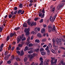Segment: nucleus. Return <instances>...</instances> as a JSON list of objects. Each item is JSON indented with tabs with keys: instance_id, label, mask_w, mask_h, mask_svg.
<instances>
[{
	"instance_id": "obj_12",
	"label": "nucleus",
	"mask_w": 65,
	"mask_h": 65,
	"mask_svg": "<svg viewBox=\"0 0 65 65\" xmlns=\"http://www.w3.org/2000/svg\"><path fill=\"white\" fill-rule=\"evenodd\" d=\"M16 34H15V32H14L13 33H11V34H10V36L11 37H12L13 36H14V35H16Z\"/></svg>"
},
{
	"instance_id": "obj_10",
	"label": "nucleus",
	"mask_w": 65,
	"mask_h": 65,
	"mask_svg": "<svg viewBox=\"0 0 65 65\" xmlns=\"http://www.w3.org/2000/svg\"><path fill=\"white\" fill-rule=\"evenodd\" d=\"M61 64H62V65H65V62H64V61H63V60H61L60 62V63H59L58 65H61Z\"/></svg>"
},
{
	"instance_id": "obj_39",
	"label": "nucleus",
	"mask_w": 65,
	"mask_h": 65,
	"mask_svg": "<svg viewBox=\"0 0 65 65\" xmlns=\"http://www.w3.org/2000/svg\"><path fill=\"white\" fill-rule=\"evenodd\" d=\"M33 44L32 43H30L29 45V47H31V46H33Z\"/></svg>"
},
{
	"instance_id": "obj_55",
	"label": "nucleus",
	"mask_w": 65,
	"mask_h": 65,
	"mask_svg": "<svg viewBox=\"0 0 65 65\" xmlns=\"http://www.w3.org/2000/svg\"><path fill=\"white\" fill-rule=\"evenodd\" d=\"M16 52L18 54H20V51L19 50H17L16 51Z\"/></svg>"
},
{
	"instance_id": "obj_25",
	"label": "nucleus",
	"mask_w": 65,
	"mask_h": 65,
	"mask_svg": "<svg viewBox=\"0 0 65 65\" xmlns=\"http://www.w3.org/2000/svg\"><path fill=\"white\" fill-rule=\"evenodd\" d=\"M48 46L50 48H52V44L51 43H49L48 45Z\"/></svg>"
},
{
	"instance_id": "obj_51",
	"label": "nucleus",
	"mask_w": 65,
	"mask_h": 65,
	"mask_svg": "<svg viewBox=\"0 0 65 65\" xmlns=\"http://www.w3.org/2000/svg\"><path fill=\"white\" fill-rule=\"evenodd\" d=\"M46 41V39H43L42 41V42H44Z\"/></svg>"
},
{
	"instance_id": "obj_8",
	"label": "nucleus",
	"mask_w": 65,
	"mask_h": 65,
	"mask_svg": "<svg viewBox=\"0 0 65 65\" xmlns=\"http://www.w3.org/2000/svg\"><path fill=\"white\" fill-rule=\"evenodd\" d=\"M26 38L25 37L23 38L22 39V42H21V44H22V45H23V44H24L25 43V42H24V41H23L26 40Z\"/></svg>"
},
{
	"instance_id": "obj_63",
	"label": "nucleus",
	"mask_w": 65,
	"mask_h": 65,
	"mask_svg": "<svg viewBox=\"0 0 65 65\" xmlns=\"http://www.w3.org/2000/svg\"><path fill=\"white\" fill-rule=\"evenodd\" d=\"M62 42H65V40L64 39L62 38Z\"/></svg>"
},
{
	"instance_id": "obj_59",
	"label": "nucleus",
	"mask_w": 65,
	"mask_h": 65,
	"mask_svg": "<svg viewBox=\"0 0 65 65\" xmlns=\"http://www.w3.org/2000/svg\"><path fill=\"white\" fill-rule=\"evenodd\" d=\"M35 32L34 31H32L31 32V34H35Z\"/></svg>"
},
{
	"instance_id": "obj_52",
	"label": "nucleus",
	"mask_w": 65,
	"mask_h": 65,
	"mask_svg": "<svg viewBox=\"0 0 65 65\" xmlns=\"http://www.w3.org/2000/svg\"><path fill=\"white\" fill-rule=\"evenodd\" d=\"M11 46L10 45H9V47L8 48V50H9L11 49Z\"/></svg>"
},
{
	"instance_id": "obj_32",
	"label": "nucleus",
	"mask_w": 65,
	"mask_h": 65,
	"mask_svg": "<svg viewBox=\"0 0 65 65\" xmlns=\"http://www.w3.org/2000/svg\"><path fill=\"white\" fill-rule=\"evenodd\" d=\"M62 7H61V6L60 5L59 6H57V8H58V10H60V8H61Z\"/></svg>"
},
{
	"instance_id": "obj_26",
	"label": "nucleus",
	"mask_w": 65,
	"mask_h": 65,
	"mask_svg": "<svg viewBox=\"0 0 65 65\" xmlns=\"http://www.w3.org/2000/svg\"><path fill=\"white\" fill-rule=\"evenodd\" d=\"M20 29V27H17L15 28L14 29V30H15L16 31H17L18 30H19Z\"/></svg>"
},
{
	"instance_id": "obj_46",
	"label": "nucleus",
	"mask_w": 65,
	"mask_h": 65,
	"mask_svg": "<svg viewBox=\"0 0 65 65\" xmlns=\"http://www.w3.org/2000/svg\"><path fill=\"white\" fill-rule=\"evenodd\" d=\"M20 8H22L23 7V5H22V4H20L19 6Z\"/></svg>"
},
{
	"instance_id": "obj_11",
	"label": "nucleus",
	"mask_w": 65,
	"mask_h": 65,
	"mask_svg": "<svg viewBox=\"0 0 65 65\" xmlns=\"http://www.w3.org/2000/svg\"><path fill=\"white\" fill-rule=\"evenodd\" d=\"M32 48H29V49H28V47L27 46H26L25 47V49L24 50V51L25 52L26 51H29L30 50V49H31Z\"/></svg>"
},
{
	"instance_id": "obj_61",
	"label": "nucleus",
	"mask_w": 65,
	"mask_h": 65,
	"mask_svg": "<svg viewBox=\"0 0 65 65\" xmlns=\"http://www.w3.org/2000/svg\"><path fill=\"white\" fill-rule=\"evenodd\" d=\"M55 8L54 7L52 9V11H55Z\"/></svg>"
},
{
	"instance_id": "obj_28",
	"label": "nucleus",
	"mask_w": 65,
	"mask_h": 65,
	"mask_svg": "<svg viewBox=\"0 0 65 65\" xmlns=\"http://www.w3.org/2000/svg\"><path fill=\"white\" fill-rule=\"evenodd\" d=\"M17 40L18 41L17 42L18 43H19V42H20V41H21V40L19 38H17Z\"/></svg>"
},
{
	"instance_id": "obj_9",
	"label": "nucleus",
	"mask_w": 65,
	"mask_h": 65,
	"mask_svg": "<svg viewBox=\"0 0 65 65\" xmlns=\"http://www.w3.org/2000/svg\"><path fill=\"white\" fill-rule=\"evenodd\" d=\"M24 10H23V11H22V10H18V12H17V13H18V14H19L20 13H21V14H23V13H24Z\"/></svg>"
},
{
	"instance_id": "obj_38",
	"label": "nucleus",
	"mask_w": 65,
	"mask_h": 65,
	"mask_svg": "<svg viewBox=\"0 0 65 65\" xmlns=\"http://www.w3.org/2000/svg\"><path fill=\"white\" fill-rule=\"evenodd\" d=\"M18 46L20 47H23V45L21 44H19L18 45Z\"/></svg>"
},
{
	"instance_id": "obj_53",
	"label": "nucleus",
	"mask_w": 65,
	"mask_h": 65,
	"mask_svg": "<svg viewBox=\"0 0 65 65\" xmlns=\"http://www.w3.org/2000/svg\"><path fill=\"white\" fill-rule=\"evenodd\" d=\"M11 54H9V55H8L7 56V59H8L9 57H10V56Z\"/></svg>"
},
{
	"instance_id": "obj_45",
	"label": "nucleus",
	"mask_w": 65,
	"mask_h": 65,
	"mask_svg": "<svg viewBox=\"0 0 65 65\" xmlns=\"http://www.w3.org/2000/svg\"><path fill=\"white\" fill-rule=\"evenodd\" d=\"M42 13L40 12V13H39V17H41V16L42 15Z\"/></svg>"
},
{
	"instance_id": "obj_48",
	"label": "nucleus",
	"mask_w": 65,
	"mask_h": 65,
	"mask_svg": "<svg viewBox=\"0 0 65 65\" xmlns=\"http://www.w3.org/2000/svg\"><path fill=\"white\" fill-rule=\"evenodd\" d=\"M11 58L12 60H13V59H14V56L12 55L11 56Z\"/></svg>"
},
{
	"instance_id": "obj_16",
	"label": "nucleus",
	"mask_w": 65,
	"mask_h": 65,
	"mask_svg": "<svg viewBox=\"0 0 65 65\" xmlns=\"http://www.w3.org/2000/svg\"><path fill=\"white\" fill-rule=\"evenodd\" d=\"M20 56H22L24 55V51L23 50L21 51V52L20 53Z\"/></svg>"
},
{
	"instance_id": "obj_7",
	"label": "nucleus",
	"mask_w": 65,
	"mask_h": 65,
	"mask_svg": "<svg viewBox=\"0 0 65 65\" xmlns=\"http://www.w3.org/2000/svg\"><path fill=\"white\" fill-rule=\"evenodd\" d=\"M56 41V43L57 44H61V39H59L57 40Z\"/></svg>"
},
{
	"instance_id": "obj_47",
	"label": "nucleus",
	"mask_w": 65,
	"mask_h": 65,
	"mask_svg": "<svg viewBox=\"0 0 65 65\" xmlns=\"http://www.w3.org/2000/svg\"><path fill=\"white\" fill-rule=\"evenodd\" d=\"M35 51L36 52H39V49H35Z\"/></svg>"
},
{
	"instance_id": "obj_1",
	"label": "nucleus",
	"mask_w": 65,
	"mask_h": 65,
	"mask_svg": "<svg viewBox=\"0 0 65 65\" xmlns=\"http://www.w3.org/2000/svg\"><path fill=\"white\" fill-rule=\"evenodd\" d=\"M48 32H52L55 31V32H56V27L54 25H53V27L51 25H48Z\"/></svg>"
},
{
	"instance_id": "obj_60",
	"label": "nucleus",
	"mask_w": 65,
	"mask_h": 65,
	"mask_svg": "<svg viewBox=\"0 0 65 65\" xmlns=\"http://www.w3.org/2000/svg\"><path fill=\"white\" fill-rule=\"evenodd\" d=\"M14 9L15 10H17L18 9V8L17 7H14Z\"/></svg>"
},
{
	"instance_id": "obj_21",
	"label": "nucleus",
	"mask_w": 65,
	"mask_h": 65,
	"mask_svg": "<svg viewBox=\"0 0 65 65\" xmlns=\"http://www.w3.org/2000/svg\"><path fill=\"white\" fill-rule=\"evenodd\" d=\"M30 37H28L27 39V40L28 41L27 43L29 44V43H30Z\"/></svg>"
},
{
	"instance_id": "obj_13",
	"label": "nucleus",
	"mask_w": 65,
	"mask_h": 65,
	"mask_svg": "<svg viewBox=\"0 0 65 65\" xmlns=\"http://www.w3.org/2000/svg\"><path fill=\"white\" fill-rule=\"evenodd\" d=\"M36 25V22L34 23V22H32L30 24L31 27H32V26H35Z\"/></svg>"
},
{
	"instance_id": "obj_50",
	"label": "nucleus",
	"mask_w": 65,
	"mask_h": 65,
	"mask_svg": "<svg viewBox=\"0 0 65 65\" xmlns=\"http://www.w3.org/2000/svg\"><path fill=\"white\" fill-rule=\"evenodd\" d=\"M3 31V29L1 27H0V32H2Z\"/></svg>"
},
{
	"instance_id": "obj_6",
	"label": "nucleus",
	"mask_w": 65,
	"mask_h": 65,
	"mask_svg": "<svg viewBox=\"0 0 65 65\" xmlns=\"http://www.w3.org/2000/svg\"><path fill=\"white\" fill-rule=\"evenodd\" d=\"M50 61L49 59H46L44 62V65H48V63Z\"/></svg>"
},
{
	"instance_id": "obj_56",
	"label": "nucleus",
	"mask_w": 65,
	"mask_h": 65,
	"mask_svg": "<svg viewBox=\"0 0 65 65\" xmlns=\"http://www.w3.org/2000/svg\"><path fill=\"white\" fill-rule=\"evenodd\" d=\"M43 21V19H42L41 20V21H40V23H42Z\"/></svg>"
},
{
	"instance_id": "obj_57",
	"label": "nucleus",
	"mask_w": 65,
	"mask_h": 65,
	"mask_svg": "<svg viewBox=\"0 0 65 65\" xmlns=\"http://www.w3.org/2000/svg\"><path fill=\"white\" fill-rule=\"evenodd\" d=\"M52 53H53L54 54H56V52H55V51L54 50H52Z\"/></svg>"
},
{
	"instance_id": "obj_20",
	"label": "nucleus",
	"mask_w": 65,
	"mask_h": 65,
	"mask_svg": "<svg viewBox=\"0 0 65 65\" xmlns=\"http://www.w3.org/2000/svg\"><path fill=\"white\" fill-rule=\"evenodd\" d=\"M37 36L38 37H42V36H41V34L40 33H38L37 34Z\"/></svg>"
},
{
	"instance_id": "obj_27",
	"label": "nucleus",
	"mask_w": 65,
	"mask_h": 65,
	"mask_svg": "<svg viewBox=\"0 0 65 65\" xmlns=\"http://www.w3.org/2000/svg\"><path fill=\"white\" fill-rule=\"evenodd\" d=\"M35 42H37L38 43H39L40 42V41L38 39H36L35 40Z\"/></svg>"
},
{
	"instance_id": "obj_30",
	"label": "nucleus",
	"mask_w": 65,
	"mask_h": 65,
	"mask_svg": "<svg viewBox=\"0 0 65 65\" xmlns=\"http://www.w3.org/2000/svg\"><path fill=\"white\" fill-rule=\"evenodd\" d=\"M10 39V37L9 36H8L7 38L6 41H7Z\"/></svg>"
},
{
	"instance_id": "obj_41",
	"label": "nucleus",
	"mask_w": 65,
	"mask_h": 65,
	"mask_svg": "<svg viewBox=\"0 0 65 65\" xmlns=\"http://www.w3.org/2000/svg\"><path fill=\"white\" fill-rule=\"evenodd\" d=\"M8 52L7 51L5 52L4 53V55H5V56H6V55H7V54H8Z\"/></svg>"
},
{
	"instance_id": "obj_2",
	"label": "nucleus",
	"mask_w": 65,
	"mask_h": 65,
	"mask_svg": "<svg viewBox=\"0 0 65 65\" xmlns=\"http://www.w3.org/2000/svg\"><path fill=\"white\" fill-rule=\"evenodd\" d=\"M36 56V53H34L32 54V55H29L28 56V58H29V60L30 61H32L33 58L34 57H35Z\"/></svg>"
},
{
	"instance_id": "obj_17",
	"label": "nucleus",
	"mask_w": 65,
	"mask_h": 65,
	"mask_svg": "<svg viewBox=\"0 0 65 65\" xmlns=\"http://www.w3.org/2000/svg\"><path fill=\"white\" fill-rule=\"evenodd\" d=\"M41 54L42 56H45L46 55V52L44 51H43V52H42L41 53Z\"/></svg>"
},
{
	"instance_id": "obj_62",
	"label": "nucleus",
	"mask_w": 65,
	"mask_h": 65,
	"mask_svg": "<svg viewBox=\"0 0 65 65\" xmlns=\"http://www.w3.org/2000/svg\"><path fill=\"white\" fill-rule=\"evenodd\" d=\"M38 18H36L34 19V20H35V21H37V20H38Z\"/></svg>"
},
{
	"instance_id": "obj_49",
	"label": "nucleus",
	"mask_w": 65,
	"mask_h": 65,
	"mask_svg": "<svg viewBox=\"0 0 65 65\" xmlns=\"http://www.w3.org/2000/svg\"><path fill=\"white\" fill-rule=\"evenodd\" d=\"M44 17V14H43L42 15V16H41V18H43Z\"/></svg>"
},
{
	"instance_id": "obj_64",
	"label": "nucleus",
	"mask_w": 65,
	"mask_h": 65,
	"mask_svg": "<svg viewBox=\"0 0 65 65\" xmlns=\"http://www.w3.org/2000/svg\"><path fill=\"white\" fill-rule=\"evenodd\" d=\"M35 65V63H34V62H33L31 64V65Z\"/></svg>"
},
{
	"instance_id": "obj_5",
	"label": "nucleus",
	"mask_w": 65,
	"mask_h": 65,
	"mask_svg": "<svg viewBox=\"0 0 65 65\" xmlns=\"http://www.w3.org/2000/svg\"><path fill=\"white\" fill-rule=\"evenodd\" d=\"M40 30V27H36L35 28L34 31L36 33H38V31H39Z\"/></svg>"
},
{
	"instance_id": "obj_36",
	"label": "nucleus",
	"mask_w": 65,
	"mask_h": 65,
	"mask_svg": "<svg viewBox=\"0 0 65 65\" xmlns=\"http://www.w3.org/2000/svg\"><path fill=\"white\" fill-rule=\"evenodd\" d=\"M27 23L28 25H31V22H30V21H28L27 22Z\"/></svg>"
},
{
	"instance_id": "obj_40",
	"label": "nucleus",
	"mask_w": 65,
	"mask_h": 65,
	"mask_svg": "<svg viewBox=\"0 0 65 65\" xmlns=\"http://www.w3.org/2000/svg\"><path fill=\"white\" fill-rule=\"evenodd\" d=\"M16 60H17L18 61H21V59H20V58L18 57L16 58Z\"/></svg>"
},
{
	"instance_id": "obj_58",
	"label": "nucleus",
	"mask_w": 65,
	"mask_h": 65,
	"mask_svg": "<svg viewBox=\"0 0 65 65\" xmlns=\"http://www.w3.org/2000/svg\"><path fill=\"white\" fill-rule=\"evenodd\" d=\"M43 26L44 28H45V27H47V25L46 24H44L43 25Z\"/></svg>"
},
{
	"instance_id": "obj_15",
	"label": "nucleus",
	"mask_w": 65,
	"mask_h": 65,
	"mask_svg": "<svg viewBox=\"0 0 65 65\" xmlns=\"http://www.w3.org/2000/svg\"><path fill=\"white\" fill-rule=\"evenodd\" d=\"M45 29L44 28H42L41 30V33L42 34L44 33H45Z\"/></svg>"
},
{
	"instance_id": "obj_37",
	"label": "nucleus",
	"mask_w": 65,
	"mask_h": 65,
	"mask_svg": "<svg viewBox=\"0 0 65 65\" xmlns=\"http://www.w3.org/2000/svg\"><path fill=\"white\" fill-rule=\"evenodd\" d=\"M3 46H4V44H2L0 46V48H2Z\"/></svg>"
},
{
	"instance_id": "obj_42",
	"label": "nucleus",
	"mask_w": 65,
	"mask_h": 65,
	"mask_svg": "<svg viewBox=\"0 0 65 65\" xmlns=\"http://www.w3.org/2000/svg\"><path fill=\"white\" fill-rule=\"evenodd\" d=\"M7 63L8 64H11V61L10 60H9L8 61H7Z\"/></svg>"
},
{
	"instance_id": "obj_43",
	"label": "nucleus",
	"mask_w": 65,
	"mask_h": 65,
	"mask_svg": "<svg viewBox=\"0 0 65 65\" xmlns=\"http://www.w3.org/2000/svg\"><path fill=\"white\" fill-rule=\"evenodd\" d=\"M60 48H61V49H62V50H63L65 51V48L64 47H61Z\"/></svg>"
},
{
	"instance_id": "obj_3",
	"label": "nucleus",
	"mask_w": 65,
	"mask_h": 65,
	"mask_svg": "<svg viewBox=\"0 0 65 65\" xmlns=\"http://www.w3.org/2000/svg\"><path fill=\"white\" fill-rule=\"evenodd\" d=\"M29 31H30V28H26L24 29V32L26 33V35L27 36H29Z\"/></svg>"
},
{
	"instance_id": "obj_18",
	"label": "nucleus",
	"mask_w": 65,
	"mask_h": 65,
	"mask_svg": "<svg viewBox=\"0 0 65 65\" xmlns=\"http://www.w3.org/2000/svg\"><path fill=\"white\" fill-rule=\"evenodd\" d=\"M23 26L24 28L26 27V28L28 27L27 24L26 23H24L23 24Z\"/></svg>"
},
{
	"instance_id": "obj_14",
	"label": "nucleus",
	"mask_w": 65,
	"mask_h": 65,
	"mask_svg": "<svg viewBox=\"0 0 65 65\" xmlns=\"http://www.w3.org/2000/svg\"><path fill=\"white\" fill-rule=\"evenodd\" d=\"M50 21H51V22H53L54 21V20H55L54 19H53V17L52 16L50 17Z\"/></svg>"
},
{
	"instance_id": "obj_19",
	"label": "nucleus",
	"mask_w": 65,
	"mask_h": 65,
	"mask_svg": "<svg viewBox=\"0 0 65 65\" xmlns=\"http://www.w3.org/2000/svg\"><path fill=\"white\" fill-rule=\"evenodd\" d=\"M27 53H28V54H32L33 52V50L31 49V50L29 51H27Z\"/></svg>"
},
{
	"instance_id": "obj_29",
	"label": "nucleus",
	"mask_w": 65,
	"mask_h": 65,
	"mask_svg": "<svg viewBox=\"0 0 65 65\" xmlns=\"http://www.w3.org/2000/svg\"><path fill=\"white\" fill-rule=\"evenodd\" d=\"M42 13L44 14L45 13V11H44V8L41 11Z\"/></svg>"
},
{
	"instance_id": "obj_44",
	"label": "nucleus",
	"mask_w": 65,
	"mask_h": 65,
	"mask_svg": "<svg viewBox=\"0 0 65 65\" xmlns=\"http://www.w3.org/2000/svg\"><path fill=\"white\" fill-rule=\"evenodd\" d=\"M8 17L9 19H10V18L12 17V15H11V14H10L9 15Z\"/></svg>"
},
{
	"instance_id": "obj_31",
	"label": "nucleus",
	"mask_w": 65,
	"mask_h": 65,
	"mask_svg": "<svg viewBox=\"0 0 65 65\" xmlns=\"http://www.w3.org/2000/svg\"><path fill=\"white\" fill-rule=\"evenodd\" d=\"M53 44H55V39L54 38H53Z\"/></svg>"
},
{
	"instance_id": "obj_23",
	"label": "nucleus",
	"mask_w": 65,
	"mask_h": 65,
	"mask_svg": "<svg viewBox=\"0 0 65 65\" xmlns=\"http://www.w3.org/2000/svg\"><path fill=\"white\" fill-rule=\"evenodd\" d=\"M25 36H24V34H22L21 36H20L19 37L20 39H22L23 38V37H24Z\"/></svg>"
},
{
	"instance_id": "obj_54",
	"label": "nucleus",
	"mask_w": 65,
	"mask_h": 65,
	"mask_svg": "<svg viewBox=\"0 0 65 65\" xmlns=\"http://www.w3.org/2000/svg\"><path fill=\"white\" fill-rule=\"evenodd\" d=\"M57 14H56L55 15V16H54V17H53V18H54V20H55V19H56V17H57Z\"/></svg>"
},
{
	"instance_id": "obj_35",
	"label": "nucleus",
	"mask_w": 65,
	"mask_h": 65,
	"mask_svg": "<svg viewBox=\"0 0 65 65\" xmlns=\"http://www.w3.org/2000/svg\"><path fill=\"white\" fill-rule=\"evenodd\" d=\"M40 61L41 62H43V58H42L41 57L40 58Z\"/></svg>"
},
{
	"instance_id": "obj_4",
	"label": "nucleus",
	"mask_w": 65,
	"mask_h": 65,
	"mask_svg": "<svg viewBox=\"0 0 65 65\" xmlns=\"http://www.w3.org/2000/svg\"><path fill=\"white\" fill-rule=\"evenodd\" d=\"M51 64H52L56 60V62H57V59H55V58L54 57H51Z\"/></svg>"
},
{
	"instance_id": "obj_33",
	"label": "nucleus",
	"mask_w": 65,
	"mask_h": 65,
	"mask_svg": "<svg viewBox=\"0 0 65 65\" xmlns=\"http://www.w3.org/2000/svg\"><path fill=\"white\" fill-rule=\"evenodd\" d=\"M45 50L46 51L49 50V47H48V46H47L46 48L45 49Z\"/></svg>"
},
{
	"instance_id": "obj_34",
	"label": "nucleus",
	"mask_w": 65,
	"mask_h": 65,
	"mask_svg": "<svg viewBox=\"0 0 65 65\" xmlns=\"http://www.w3.org/2000/svg\"><path fill=\"white\" fill-rule=\"evenodd\" d=\"M24 62H26L27 61V58L25 57L24 59Z\"/></svg>"
},
{
	"instance_id": "obj_22",
	"label": "nucleus",
	"mask_w": 65,
	"mask_h": 65,
	"mask_svg": "<svg viewBox=\"0 0 65 65\" xmlns=\"http://www.w3.org/2000/svg\"><path fill=\"white\" fill-rule=\"evenodd\" d=\"M44 51V49L43 48H41L40 50V52L41 53Z\"/></svg>"
},
{
	"instance_id": "obj_24",
	"label": "nucleus",
	"mask_w": 65,
	"mask_h": 65,
	"mask_svg": "<svg viewBox=\"0 0 65 65\" xmlns=\"http://www.w3.org/2000/svg\"><path fill=\"white\" fill-rule=\"evenodd\" d=\"M57 63V60H55V62H53V63L52 64V63H51V64L52 65H56V64Z\"/></svg>"
}]
</instances>
